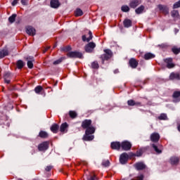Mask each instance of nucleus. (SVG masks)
<instances>
[{"label":"nucleus","mask_w":180,"mask_h":180,"mask_svg":"<svg viewBox=\"0 0 180 180\" xmlns=\"http://www.w3.org/2000/svg\"><path fill=\"white\" fill-rule=\"evenodd\" d=\"M95 127H91L89 129H86L85 134L83 136L82 140L84 141H92L94 139H95V136L94 135V133H95Z\"/></svg>","instance_id":"1"},{"label":"nucleus","mask_w":180,"mask_h":180,"mask_svg":"<svg viewBox=\"0 0 180 180\" xmlns=\"http://www.w3.org/2000/svg\"><path fill=\"white\" fill-rule=\"evenodd\" d=\"M104 54L101 55L100 58L101 59L102 64H105V61H108L110 58H112V56H113V53L110 49H105Z\"/></svg>","instance_id":"2"},{"label":"nucleus","mask_w":180,"mask_h":180,"mask_svg":"<svg viewBox=\"0 0 180 180\" xmlns=\"http://www.w3.org/2000/svg\"><path fill=\"white\" fill-rule=\"evenodd\" d=\"M94 36H92V32L86 30H84V34L82 37V40L83 41H87V43H89L91 41V39H93Z\"/></svg>","instance_id":"3"},{"label":"nucleus","mask_w":180,"mask_h":180,"mask_svg":"<svg viewBox=\"0 0 180 180\" xmlns=\"http://www.w3.org/2000/svg\"><path fill=\"white\" fill-rule=\"evenodd\" d=\"M96 47V44L95 42H89L84 46V50L86 53H94V50Z\"/></svg>","instance_id":"4"},{"label":"nucleus","mask_w":180,"mask_h":180,"mask_svg":"<svg viewBox=\"0 0 180 180\" xmlns=\"http://www.w3.org/2000/svg\"><path fill=\"white\" fill-rule=\"evenodd\" d=\"M67 56L69 58H82V53L78 51H70Z\"/></svg>","instance_id":"5"},{"label":"nucleus","mask_w":180,"mask_h":180,"mask_svg":"<svg viewBox=\"0 0 180 180\" xmlns=\"http://www.w3.org/2000/svg\"><path fill=\"white\" fill-rule=\"evenodd\" d=\"M150 146L155 151L156 154H161L162 153V146L160 143H151Z\"/></svg>","instance_id":"6"},{"label":"nucleus","mask_w":180,"mask_h":180,"mask_svg":"<svg viewBox=\"0 0 180 180\" xmlns=\"http://www.w3.org/2000/svg\"><path fill=\"white\" fill-rule=\"evenodd\" d=\"M150 141H152L153 144H158L160 139V134L157 132H154L152 134H150Z\"/></svg>","instance_id":"7"},{"label":"nucleus","mask_w":180,"mask_h":180,"mask_svg":"<svg viewBox=\"0 0 180 180\" xmlns=\"http://www.w3.org/2000/svg\"><path fill=\"white\" fill-rule=\"evenodd\" d=\"M49 146H50V142L44 141L38 146L39 151H46L49 150Z\"/></svg>","instance_id":"8"},{"label":"nucleus","mask_w":180,"mask_h":180,"mask_svg":"<svg viewBox=\"0 0 180 180\" xmlns=\"http://www.w3.org/2000/svg\"><path fill=\"white\" fill-rule=\"evenodd\" d=\"M180 158L178 156H172L170 157L169 160V164L172 165H174L176 167V165H179Z\"/></svg>","instance_id":"9"},{"label":"nucleus","mask_w":180,"mask_h":180,"mask_svg":"<svg viewBox=\"0 0 180 180\" xmlns=\"http://www.w3.org/2000/svg\"><path fill=\"white\" fill-rule=\"evenodd\" d=\"M134 168L137 169V171H143V169H146L147 166L143 162H139L134 165Z\"/></svg>","instance_id":"10"},{"label":"nucleus","mask_w":180,"mask_h":180,"mask_svg":"<svg viewBox=\"0 0 180 180\" xmlns=\"http://www.w3.org/2000/svg\"><path fill=\"white\" fill-rule=\"evenodd\" d=\"M121 148L124 151H129L131 148V143L127 141H123L121 143Z\"/></svg>","instance_id":"11"},{"label":"nucleus","mask_w":180,"mask_h":180,"mask_svg":"<svg viewBox=\"0 0 180 180\" xmlns=\"http://www.w3.org/2000/svg\"><path fill=\"white\" fill-rule=\"evenodd\" d=\"M127 161H129V155L127 153H122L120 157V164L124 165V164H127Z\"/></svg>","instance_id":"12"},{"label":"nucleus","mask_w":180,"mask_h":180,"mask_svg":"<svg viewBox=\"0 0 180 180\" xmlns=\"http://www.w3.org/2000/svg\"><path fill=\"white\" fill-rule=\"evenodd\" d=\"M91 124H92V120H84L82 122V129H86V130H88V129H89V127H92V126H91Z\"/></svg>","instance_id":"13"},{"label":"nucleus","mask_w":180,"mask_h":180,"mask_svg":"<svg viewBox=\"0 0 180 180\" xmlns=\"http://www.w3.org/2000/svg\"><path fill=\"white\" fill-rule=\"evenodd\" d=\"M174 103H178L180 102V91H175L172 94Z\"/></svg>","instance_id":"14"},{"label":"nucleus","mask_w":180,"mask_h":180,"mask_svg":"<svg viewBox=\"0 0 180 180\" xmlns=\"http://www.w3.org/2000/svg\"><path fill=\"white\" fill-rule=\"evenodd\" d=\"M129 67H131V68L134 69L139 66V61H137L136 58H131V59H129Z\"/></svg>","instance_id":"15"},{"label":"nucleus","mask_w":180,"mask_h":180,"mask_svg":"<svg viewBox=\"0 0 180 180\" xmlns=\"http://www.w3.org/2000/svg\"><path fill=\"white\" fill-rule=\"evenodd\" d=\"M158 8L160 11H161L164 13V15H168L169 9L168 8V7L167 6H164L162 4H159L158 6Z\"/></svg>","instance_id":"16"},{"label":"nucleus","mask_w":180,"mask_h":180,"mask_svg":"<svg viewBox=\"0 0 180 180\" xmlns=\"http://www.w3.org/2000/svg\"><path fill=\"white\" fill-rule=\"evenodd\" d=\"M26 33L29 34V36H34L36 34V29L32 26H28L26 28Z\"/></svg>","instance_id":"17"},{"label":"nucleus","mask_w":180,"mask_h":180,"mask_svg":"<svg viewBox=\"0 0 180 180\" xmlns=\"http://www.w3.org/2000/svg\"><path fill=\"white\" fill-rule=\"evenodd\" d=\"M169 78L171 81H180V75L179 72H172Z\"/></svg>","instance_id":"18"},{"label":"nucleus","mask_w":180,"mask_h":180,"mask_svg":"<svg viewBox=\"0 0 180 180\" xmlns=\"http://www.w3.org/2000/svg\"><path fill=\"white\" fill-rule=\"evenodd\" d=\"M140 4H141V1L140 0H132L129 3V6L130 8H132L133 9H134L135 8H137V6L140 5Z\"/></svg>","instance_id":"19"},{"label":"nucleus","mask_w":180,"mask_h":180,"mask_svg":"<svg viewBox=\"0 0 180 180\" xmlns=\"http://www.w3.org/2000/svg\"><path fill=\"white\" fill-rule=\"evenodd\" d=\"M67 129H68V124L67 122H64L61 124L60 127V131L61 133H67L68 131Z\"/></svg>","instance_id":"20"},{"label":"nucleus","mask_w":180,"mask_h":180,"mask_svg":"<svg viewBox=\"0 0 180 180\" xmlns=\"http://www.w3.org/2000/svg\"><path fill=\"white\" fill-rule=\"evenodd\" d=\"M123 25H124V27H131V25H133V22L131 21V20L126 18L123 21Z\"/></svg>","instance_id":"21"},{"label":"nucleus","mask_w":180,"mask_h":180,"mask_svg":"<svg viewBox=\"0 0 180 180\" xmlns=\"http://www.w3.org/2000/svg\"><path fill=\"white\" fill-rule=\"evenodd\" d=\"M120 147H122V143H120V142L111 143V148L112 150H120Z\"/></svg>","instance_id":"22"},{"label":"nucleus","mask_w":180,"mask_h":180,"mask_svg":"<svg viewBox=\"0 0 180 180\" xmlns=\"http://www.w3.org/2000/svg\"><path fill=\"white\" fill-rule=\"evenodd\" d=\"M165 63H166L168 68H174V67H175V65L172 63V58L165 59Z\"/></svg>","instance_id":"23"},{"label":"nucleus","mask_w":180,"mask_h":180,"mask_svg":"<svg viewBox=\"0 0 180 180\" xmlns=\"http://www.w3.org/2000/svg\"><path fill=\"white\" fill-rule=\"evenodd\" d=\"M50 129L52 133L57 134L58 133V130H60V126L58 124H53Z\"/></svg>","instance_id":"24"},{"label":"nucleus","mask_w":180,"mask_h":180,"mask_svg":"<svg viewBox=\"0 0 180 180\" xmlns=\"http://www.w3.org/2000/svg\"><path fill=\"white\" fill-rule=\"evenodd\" d=\"M51 8H53L54 9H57L60 6V1L58 0H51Z\"/></svg>","instance_id":"25"},{"label":"nucleus","mask_w":180,"mask_h":180,"mask_svg":"<svg viewBox=\"0 0 180 180\" xmlns=\"http://www.w3.org/2000/svg\"><path fill=\"white\" fill-rule=\"evenodd\" d=\"M127 105L129 106H141V102H136L134 100H129L127 101Z\"/></svg>","instance_id":"26"},{"label":"nucleus","mask_w":180,"mask_h":180,"mask_svg":"<svg viewBox=\"0 0 180 180\" xmlns=\"http://www.w3.org/2000/svg\"><path fill=\"white\" fill-rule=\"evenodd\" d=\"M38 137H40V139H49V133L45 131H40Z\"/></svg>","instance_id":"27"},{"label":"nucleus","mask_w":180,"mask_h":180,"mask_svg":"<svg viewBox=\"0 0 180 180\" xmlns=\"http://www.w3.org/2000/svg\"><path fill=\"white\" fill-rule=\"evenodd\" d=\"M9 51L6 49H3L0 51V59L4 58V57H6V56H8Z\"/></svg>","instance_id":"28"},{"label":"nucleus","mask_w":180,"mask_h":180,"mask_svg":"<svg viewBox=\"0 0 180 180\" xmlns=\"http://www.w3.org/2000/svg\"><path fill=\"white\" fill-rule=\"evenodd\" d=\"M16 65H17V68H18V70H22V68H23V67H25V63L22 60H19L17 61Z\"/></svg>","instance_id":"29"},{"label":"nucleus","mask_w":180,"mask_h":180,"mask_svg":"<svg viewBox=\"0 0 180 180\" xmlns=\"http://www.w3.org/2000/svg\"><path fill=\"white\" fill-rule=\"evenodd\" d=\"M155 57V55L151 53H147L144 55V58L146 60H151V58H154Z\"/></svg>","instance_id":"30"},{"label":"nucleus","mask_w":180,"mask_h":180,"mask_svg":"<svg viewBox=\"0 0 180 180\" xmlns=\"http://www.w3.org/2000/svg\"><path fill=\"white\" fill-rule=\"evenodd\" d=\"M30 60H28L27 63V65L28 67V68L32 69L33 68V61H34V60L33 59V57L30 58Z\"/></svg>","instance_id":"31"},{"label":"nucleus","mask_w":180,"mask_h":180,"mask_svg":"<svg viewBox=\"0 0 180 180\" xmlns=\"http://www.w3.org/2000/svg\"><path fill=\"white\" fill-rule=\"evenodd\" d=\"M143 11H144V6H141L135 10V12L137 15H140V13H143Z\"/></svg>","instance_id":"32"},{"label":"nucleus","mask_w":180,"mask_h":180,"mask_svg":"<svg viewBox=\"0 0 180 180\" xmlns=\"http://www.w3.org/2000/svg\"><path fill=\"white\" fill-rule=\"evenodd\" d=\"M16 16H18V15L16 14H13L11 16H10L8 18V22L10 23H13L15 22V20H16Z\"/></svg>","instance_id":"33"},{"label":"nucleus","mask_w":180,"mask_h":180,"mask_svg":"<svg viewBox=\"0 0 180 180\" xmlns=\"http://www.w3.org/2000/svg\"><path fill=\"white\" fill-rule=\"evenodd\" d=\"M69 115H70V117H71V119H75V117L78 116V114H77V112L75 111L70 110L69 112Z\"/></svg>","instance_id":"34"},{"label":"nucleus","mask_w":180,"mask_h":180,"mask_svg":"<svg viewBox=\"0 0 180 180\" xmlns=\"http://www.w3.org/2000/svg\"><path fill=\"white\" fill-rule=\"evenodd\" d=\"M172 53H174V54H176V55L179 54L180 48H178L176 46H174V47L172 48Z\"/></svg>","instance_id":"35"},{"label":"nucleus","mask_w":180,"mask_h":180,"mask_svg":"<svg viewBox=\"0 0 180 180\" xmlns=\"http://www.w3.org/2000/svg\"><path fill=\"white\" fill-rule=\"evenodd\" d=\"M159 120H168V117L167 116V114L162 113L159 117H158Z\"/></svg>","instance_id":"36"},{"label":"nucleus","mask_w":180,"mask_h":180,"mask_svg":"<svg viewBox=\"0 0 180 180\" xmlns=\"http://www.w3.org/2000/svg\"><path fill=\"white\" fill-rule=\"evenodd\" d=\"M75 16H82L84 15V13L82 12V10L81 8H77L75 11Z\"/></svg>","instance_id":"37"},{"label":"nucleus","mask_w":180,"mask_h":180,"mask_svg":"<svg viewBox=\"0 0 180 180\" xmlns=\"http://www.w3.org/2000/svg\"><path fill=\"white\" fill-rule=\"evenodd\" d=\"M91 68H94V70H98V68H99V64L98 63V62H93L91 63Z\"/></svg>","instance_id":"38"},{"label":"nucleus","mask_w":180,"mask_h":180,"mask_svg":"<svg viewBox=\"0 0 180 180\" xmlns=\"http://www.w3.org/2000/svg\"><path fill=\"white\" fill-rule=\"evenodd\" d=\"M43 91V87L41 86H37L34 89V91L36 94H40Z\"/></svg>","instance_id":"39"},{"label":"nucleus","mask_w":180,"mask_h":180,"mask_svg":"<svg viewBox=\"0 0 180 180\" xmlns=\"http://www.w3.org/2000/svg\"><path fill=\"white\" fill-rule=\"evenodd\" d=\"M63 60H64L63 58H60L56 60H55L53 64V65H58V64H61V63H63Z\"/></svg>","instance_id":"40"},{"label":"nucleus","mask_w":180,"mask_h":180,"mask_svg":"<svg viewBox=\"0 0 180 180\" xmlns=\"http://www.w3.org/2000/svg\"><path fill=\"white\" fill-rule=\"evenodd\" d=\"M179 15V12H178V11L174 10L172 11V18H178Z\"/></svg>","instance_id":"41"},{"label":"nucleus","mask_w":180,"mask_h":180,"mask_svg":"<svg viewBox=\"0 0 180 180\" xmlns=\"http://www.w3.org/2000/svg\"><path fill=\"white\" fill-rule=\"evenodd\" d=\"M121 9L122 12H129L130 11V8L128 6H122Z\"/></svg>","instance_id":"42"},{"label":"nucleus","mask_w":180,"mask_h":180,"mask_svg":"<svg viewBox=\"0 0 180 180\" xmlns=\"http://www.w3.org/2000/svg\"><path fill=\"white\" fill-rule=\"evenodd\" d=\"M143 153H144V150H143V149H139V150L136 151V156L141 157V155H143Z\"/></svg>","instance_id":"43"},{"label":"nucleus","mask_w":180,"mask_h":180,"mask_svg":"<svg viewBox=\"0 0 180 180\" xmlns=\"http://www.w3.org/2000/svg\"><path fill=\"white\" fill-rule=\"evenodd\" d=\"M102 165L103 167H109L110 165V162H109V160H104L102 162Z\"/></svg>","instance_id":"44"},{"label":"nucleus","mask_w":180,"mask_h":180,"mask_svg":"<svg viewBox=\"0 0 180 180\" xmlns=\"http://www.w3.org/2000/svg\"><path fill=\"white\" fill-rule=\"evenodd\" d=\"M178 8H180V0L173 5V9H178Z\"/></svg>","instance_id":"45"},{"label":"nucleus","mask_w":180,"mask_h":180,"mask_svg":"<svg viewBox=\"0 0 180 180\" xmlns=\"http://www.w3.org/2000/svg\"><path fill=\"white\" fill-rule=\"evenodd\" d=\"M11 78V72H8L4 74V79H9Z\"/></svg>","instance_id":"46"},{"label":"nucleus","mask_w":180,"mask_h":180,"mask_svg":"<svg viewBox=\"0 0 180 180\" xmlns=\"http://www.w3.org/2000/svg\"><path fill=\"white\" fill-rule=\"evenodd\" d=\"M72 48L70 46H65L63 49H62L63 51H71Z\"/></svg>","instance_id":"47"},{"label":"nucleus","mask_w":180,"mask_h":180,"mask_svg":"<svg viewBox=\"0 0 180 180\" xmlns=\"http://www.w3.org/2000/svg\"><path fill=\"white\" fill-rule=\"evenodd\" d=\"M144 179V175L140 174L139 176H136V179L134 180H143Z\"/></svg>","instance_id":"48"},{"label":"nucleus","mask_w":180,"mask_h":180,"mask_svg":"<svg viewBox=\"0 0 180 180\" xmlns=\"http://www.w3.org/2000/svg\"><path fill=\"white\" fill-rule=\"evenodd\" d=\"M87 180H98V178L96 177V175L90 176Z\"/></svg>","instance_id":"49"},{"label":"nucleus","mask_w":180,"mask_h":180,"mask_svg":"<svg viewBox=\"0 0 180 180\" xmlns=\"http://www.w3.org/2000/svg\"><path fill=\"white\" fill-rule=\"evenodd\" d=\"M158 47H160V49H167V45L166 44H161L158 45Z\"/></svg>","instance_id":"50"},{"label":"nucleus","mask_w":180,"mask_h":180,"mask_svg":"<svg viewBox=\"0 0 180 180\" xmlns=\"http://www.w3.org/2000/svg\"><path fill=\"white\" fill-rule=\"evenodd\" d=\"M52 169H53V166H47L45 169V171H46V172H50Z\"/></svg>","instance_id":"51"},{"label":"nucleus","mask_w":180,"mask_h":180,"mask_svg":"<svg viewBox=\"0 0 180 180\" xmlns=\"http://www.w3.org/2000/svg\"><path fill=\"white\" fill-rule=\"evenodd\" d=\"M29 0H21L22 5H27Z\"/></svg>","instance_id":"52"},{"label":"nucleus","mask_w":180,"mask_h":180,"mask_svg":"<svg viewBox=\"0 0 180 180\" xmlns=\"http://www.w3.org/2000/svg\"><path fill=\"white\" fill-rule=\"evenodd\" d=\"M18 1H19V0H13V1L12 2L13 6H15V5L18 4Z\"/></svg>","instance_id":"53"},{"label":"nucleus","mask_w":180,"mask_h":180,"mask_svg":"<svg viewBox=\"0 0 180 180\" xmlns=\"http://www.w3.org/2000/svg\"><path fill=\"white\" fill-rule=\"evenodd\" d=\"M49 49H50V46L45 48L44 50H43L42 51L43 54H44Z\"/></svg>","instance_id":"54"},{"label":"nucleus","mask_w":180,"mask_h":180,"mask_svg":"<svg viewBox=\"0 0 180 180\" xmlns=\"http://www.w3.org/2000/svg\"><path fill=\"white\" fill-rule=\"evenodd\" d=\"M4 82H6V84H11V80L9 79H4Z\"/></svg>","instance_id":"55"},{"label":"nucleus","mask_w":180,"mask_h":180,"mask_svg":"<svg viewBox=\"0 0 180 180\" xmlns=\"http://www.w3.org/2000/svg\"><path fill=\"white\" fill-rule=\"evenodd\" d=\"M177 129H178V131L180 132V124H179L177 125Z\"/></svg>","instance_id":"56"},{"label":"nucleus","mask_w":180,"mask_h":180,"mask_svg":"<svg viewBox=\"0 0 180 180\" xmlns=\"http://www.w3.org/2000/svg\"><path fill=\"white\" fill-rule=\"evenodd\" d=\"M117 72H119V70H115L114 71V74H117Z\"/></svg>","instance_id":"57"},{"label":"nucleus","mask_w":180,"mask_h":180,"mask_svg":"<svg viewBox=\"0 0 180 180\" xmlns=\"http://www.w3.org/2000/svg\"><path fill=\"white\" fill-rule=\"evenodd\" d=\"M83 164H84V165H86V162H83Z\"/></svg>","instance_id":"58"},{"label":"nucleus","mask_w":180,"mask_h":180,"mask_svg":"<svg viewBox=\"0 0 180 180\" xmlns=\"http://www.w3.org/2000/svg\"><path fill=\"white\" fill-rule=\"evenodd\" d=\"M53 47H56V46H54Z\"/></svg>","instance_id":"59"}]
</instances>
